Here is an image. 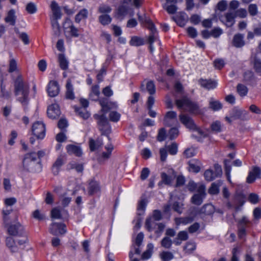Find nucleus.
<instances>
[{
  "mask_svg": "<svg viewBox=\"0 0 261 261\" xmlns=\"http://www.w3.org/2000/svg\"><path fill=\"white\" fill-rule=\"evenodd\" d=\"M189 170L198 173L200 170L201 162L198 160H192L189 162Z\"/></svg>",
  "mask_w": 261,
  "mask_h": 261,
  "instance_id": "c85d7f7f",
  "label": "nucleus"
},
{
  "mask_svg": "<svg viewBox=\"0 0 261 261\" xmlns=\"http://www.w3.org/2000/svg\"><path fill=\"white\" fill-rule=\"evenodd\" d=\"M50 8L53 12V16L55 20L60 19L61 12L60 7L55 1L51 2Z\"/></svg>",
  "mask_w": 261,
  "mask_h": 261,
  "instance_id": "a878e982",
  "label": "nucleus"
},
{
  "mask_svg": "<svg viewBox=\"0 0 261 261\" xmlns=\"http://www.w3.org/2000/svg\"><path fill=\"white\" fill-rule=\"evenodd\" d=\"M7 230L10 236L13 237H23L25 233L24 227L19 222L8 225Z\"/></svg>",
  "mask_w": 261,
  "mask_h": 261,
  "instance_id": "423d86ee",
  "label": "nucleus"
},
{
  "mask_svg": "<svg viewBox=\"0 0 261 261\" xmlns=\"http://www.w3.org/2000/svg\"><path fill=\"white\" fill-rule=\"evenodd\" d=\"M60 91L58 83L56 81H51L49 82L47 86V92L50 97L57 96Z\"/></svg>",
  "mask_w": 261,
  "mask_h": 261,
  "instance_id": "4468645a",
  "label": "nucleus"
},
{
  "mask_svg": "<svg viewBox=\"0 0 261 261\" xmlns=\"http://www.w3.org/2000/svg\"><path fill=\"white\" fill-rule=\"evenodd\" d=\"M51 218L57 219H62L61 211L58 208H54L51 211Z\"/></svg>",
  "mask_w": 261,
  "mask_h": 261,
  "instance_id": "69168bd1",
  "label": "nucleus"
},
{
  "mask_svg": "<svg viewBox=\"0 0 261 261\" xmlns=\"http://www.w3.org/2000/svg\"><path fill=\"white\" fill-rule=\"evenodd\" d=\"M196 244L194 242H188L185 246V250L187 252L191 253L196 249Z\"/></svg>",
  "mask_w": 261,
  "mask_h": 261,
  "instance_id": "e2e57ef3",
  "label": "nucleus"
},
{
  "mask_svg": "<svg viewBox=\"0 0 261 261\" xmlns=\"http://www.w3.org/2000/svg\"><path fill=\"white\" fill-rule=\"evenodd\" d=\"M98 19L100 23L103 25L109 24L112 21V18L108 14H103L99 16Z\"/></svg>",
  "mask_w": 261,
  "mask_h": 261,
  "instance_id": "a18cd8bd",
  "label": "nucleus"
},
{
  "mask_svg": "<svg viewBox=\"0 0 261 261\" xmlns=\"http://www.w3.org/2000/svg\"><path fill=\"white\" fill-rule=\"evenodd\" d=\"M153 245L152 243H149L147 246V249L144 251L141 256L142 259H148L151 257L153 249Z\"/></svg>",
  "mask_w": 261,
  "mask_h": 261,
  "instance_id": "473e14b6",
  "label": "nucleus"
},
{
  "mask_svg": "<svg viewBox=\"0 0 261 261\" xmlns=\"http://www.w3.org/2000/svg\"><path fill=\"white\" fill-rule=\"evenodd\" d=\"M64 161L63 157L60 156L57 158L52 166L53 173L56 175L58 174L61 167L64 164Z\"/></svg>",
  "mask_w": 261,
  "mask_h": 261,
  "instance_id": "b1692460",
  "label": "nucleus"
},
{
  "mask_svg": "<svg viewBox=\"0 0 261 261\" xmlns=\"http://www.w3.org/2000/svg\"><path fill=\"white\" fill-rule=\"evenodd\" d=\"M179 119L181 123L188 129L197 131L199 135L203 137H207V134L196 125L192 118L188 115L181 113L179 115Z\"/></svg>",
  "mask_w": 261,
  "mask_h": 261,
  "instance_id": "20e7f679",
  "label": "nucleus"
},
{
  "mask_svg": "<svg viewBox=\"0 0 261 261\" xmlns=\"http://www.w3.org/2000/svg\"><path fill=\"white\" fill-rule=\"evenodd\" d=\"M214 171L211 169H207L204 172V176L206 180L208 181H212L222 175V171L221 166L218 164H215L214 165Z\"/></svg>",
  "mask_w": 261,
  "mask_h": 261,
  "instance_id": "0eeeda50",
  "label": "nucleus"
},
{
  "mask_svg": "<svg viewBox=\"0 0 261 261\" xmlns=\"http://www.w3.org/2000/svg\"><path fill=\"white\" fill-rule=\"evenodd\" d=\"M224 163L225 174L228 180H229L230 177V173L231 171V166L230 165V161L227 160H225Z\"/></svg>",
  "mask_w": 261,
  "mask_h": 261,
  "instance_id": "bf43d9fd",
  "label": "nucleus"
},
{
  "mask_svg": "<svg viewBox=\"0 0 261 261\" xmlns=\"http://www.w3.org/2000/svg\"><path fill=\"white\" fill-rule=\"evenodd\" d=\"M105 148L107 150V152H103L102 153V157L105 159H108L111 154L112 151L113 149V146L111 144H110L106 146Z\"/></svg>",
  "mask_w": 261,
  "mask_h": 261,
  "instance_id": "603ef678",
  "label": "nucleus"
},
{
  "mask_svg": "<svg viewBox=\"0 0 261 261\" xmlns=\"http://www.w3.org/2000/svg\"><path fill=\"white\" fill-rule=\"evenodd\" d=\"M66 225L62 223H53L50 224L49 231L54 236L63 235L66 232Z\"/></svg>",
  "mask_w": 261,
  "mask_h": 261,
  "instance_id": "1a4fd4ad",
  "label": "nucleus"
},
{
  "mask_svg": "<svg viewBox=\"0 0 261 261\" xmlns=\"http://www.w3.org/2000/svg\"><path fill=\"white\" fill-rule=\"evenodd\" d=\"M222 184L223 181L221 180L213 182L208 190V193L211 195L218 194L219 192V187L222 186Z\"/></svg>",
  "mask_w": 261,
  "mask_h": 261,
  "instance_id": "393cba45",
  "label": "nucleus"
},
{
  "mask_svg": "<svg viewBox=\"0 0 261 261\" xmlns=\"http://www.w3.org/2000/svg\"><path fill=\"white\" fill-rule=\"evenodd\" d=\"M152 218L148 217L145 222V227L149 232L153 231L156 228L159 223H156Z\"/></svg>",
  "mask_w": 261,
  "mask_h": 261,
  "instance_id": "bb28decb",
  "label": "nucleus"
},
{
  "mask_svg": "<svg viewBox=\"0 0 261 261\" xmlns=\"http://www.w3.org/2000/svg\"><path fill=\"white\" fill-rule=\"evenodd\" d=\"M100 94L99 86L94 85L91 88V92L89 95L90 98L93 100H97Z\"/></svg>",
  "mask_w": 261,
  "mask_h": 261,
  "instance_id": "c9c22d12",
  "label": "nucleus"
},
{
  "mask_svg": "<svg viewBox=\"0 0 261 261\" xmlns=\"http://www.w3.org/2000/svg\"><path fill=\"white\" fill-rule=\"evenodd\" d=\"M128 7L126 6L121 5L117 10L116 14L118 17L121 18V19L127 14Z\"/></svg>",
  "mask_w": 261,
  "mask_h": 261,
  "instance_id": "ea45409f",
  "label": "nucleus"
},
{
  "mask_svg": "<svg viewBox=\"0 0 261 261\" xmlns=\"http://www.w3.org/2000/svg\"><path fill=\"white\" fill-rule=\"evenodd\" d=\"M16 20L15 12L14 10L11 9L8 11L7 16L5 18V21L9 23L11 25H14Z\"/></svg>",
  "mask_w": 261,
  "mask_h": 261,
  "instance_id": "c756f323",
  "label": "nucleus"
},
{
  "mask_svg": "<svg viewBox=\"0 0 261 261\" xmlns=\"http://www.w3.org/2000/svg\"><path fill=\"white\" fill-rule=\"evenodd\" d=\"M178 133L179 132L177 128L175 127L171 128L168 133L169 139L170 140H173L176 138L178 136Z\"/></svg>",
  "mask_w": 261,
  "mask_h": 261,
  "instance_id": "338daca9",
  "label": "nucleus"
},
{
  "mask_svg": "<svg viewBox=\"0 0 261 261\" xmlns=\"http://www.w3.org/2000/svg\"><path fill=\"white\" fill-rule=\"evenodd\" d=\"M66 169L67 170L75 169L77 172H82L83 170V167L82 165L77 164L75 162L72 161L67 165Z\"/></svg>",
  "mask_w": 261,
  "mask_h": 261,
  "instance_id": "72a5a7b5",
  "label": "nucleus"
},
{
  "mask_svg": "<svg viewBox=\"0 0 261 261\" xmlns=\"http://www.w3.org/2000/svg\"><path fill=\"white\" fill-rule=\"evenodd\" d=\"M201 211L206 215H211L214 212V206L211 204H205L202 207Z\"/></svg>",
  "mask_w": 261,
  "mask_h": 261,
  "instance_id": "8fccbe9b",
  "label": "nucleus"
},
{
  "mask_svg": "<svg viewBox=\"0 0 261 261\" xmlns=\"http://www.w3.org/2000/svg\"><path fill=\"white\" fill-rule=\"evenodd\" d=\"M172 18L176 22L180 27H184L187 21V17L186 14L184 12H180L175 16H173Z\"/></svg>",
  "mask_w": 261,
  "mask_h": 261,
  "instance_id": "aec40b11",
  "label": "nucleus"
},
{
  "mask_svg": "<svg viewBox=\"0 0 261 261\" xmlns=\"http://www.w3.org/2000/svg\"><path fill=\"white\" fill-rule=\"evenodd\" d=\"M145 21L147 24V28L150 31V34L148 37V42L149 44H152L156 39V30L154 24L150 19H147Z\"/></svg>",
  "mask_w": 261,
  "mask_h": 261,
  "instance_id": "ddd939ff",
  "label": "nucleus"
},
{
  "mask_svg": "<svg viewBox=\"0 0 261 261\" xmlns=\"http://www.w3.org/2000/svg\"><path fill=\"white\" fill-rule=\"evenodd\" d=\"M177 123V114L174 111H168L166 113L164 119V124L165 126H171Z\"/></svg>",
  "mask_w": 261,
  "mask_h": 261,
  "instance_id": "9b49d317",
  "label": "nucleus"
},
{
  "mask_svg": "<svg viewBox=\"0 0 261 261\" xmlns=\"http://www.w3.org/2000/svg\"><path fill=\"white\" fill-rule=\"evenodd\" d=\"M129 44L132 46H140L144 44V40L139 37L133 36L129 41Z\"/></svg>",
  "mask_w": 261,
  "mask_h": 261,
  "instance_id": "37998d69",
  "label": "nucleus"
},
{
  "mask_svg": "<svg viewBox=\"0 0 261 261\" xmlns=\"http://www.w3.org/2000/svg\"><path fill=\"white\" fill-rule=\"evenodd\" d=\"M140 90L142 92H148L151 95L155 92V86L153 81H149L146 82L145 85L142 83L140 86Z\"/></svg>",
  "mask_w": 261,
  "mask_h": 261,
  "instance_id": "f3484780",
  "label": "nucleus"
},
{
  "mask_svg": "<svg viewBox=\"0 0 261 261\" xmlns=\"http://www.w3.org/2000/svg\"><path fill=\"white\" fill-rule=\"evenodd\" d=\"M167 148L171 155H175L177 152V144L176 143H172L170 145L167 147Z\"/></svg>",
  "mask_w": 261,
  "mask_h": 261,
  "instance_id": "0e129e2a",
  "label": "nucleus"
},
{
  "mask_svg": "<svg viewBox=\"0 0 261 261\" xmlns=\"http://www.w3.org/2000/svg\"><path fill=\"white\" fill-rule=\"evenodd\" d=\"M60 110L58 104H52L48 107L47 114L50 118L56 119L60 115Z\"/></svg>",
  "mask_w": 261,
  "mask_h": 261,
  "instance_id": "2eb2a0df",
  "label": "nucleus"
},
{
  "mask_svg": "<svg viewBox=\"0 0 261 261\" xmlns=\"http://www.w3.org/2000/svg\"><path fill=\"white\" fill-rule=\"evenodd\" d=\"M6 244L12 252L18 251V247L16 245L15 240L12 237H7L6 238Z\"/></svg>",
  "mask_w": 261,
  "mask_h": 261,
  "instance_id": "7c9ffc66",
  "label": "nucleus"
},
{
  "mask_svg": "<svg viewBox=\"0 0 261 261\" xmlns=\"http://www.w3.org/2000/svg\"><path fill=\"white\" fill-rule=\"evenodd\" d=\"M237 91L241 97H244L248 93V88L245 85L239 84L237 86Z\"/></svg>",
  "mask_w": 261,
  "mask_h": 261,
  "instance_id": "c03bdc74",
  "label": "nucleus"
},
{
  "mask_svg": "<svg viewBox=\"0 0 261 261\" xmlns=\"http://www.w3.org/2000/svg\"><path fill=\"white\" fill-rule=\"evenodd\" d=\"M210 108L214 111H218L222 108V104L219 101L214 100L211 99L210 101Z\"/></svg>",
  "mask_w": 261,
  "mask_h": 261,
  "instance_id": "49530a36",
  "label": "nucleus"
},
{
  "mask_svg": "<svg viewBox=\"0 0 261 261\" xmlns=\"http://www.w3.org/2000/svg\"><path fill=\"white\" fill-rule=\"evenodd\" d=\"M244 36L241 34H237L233 37L232 40V44L236 47H241L245 44V42L243 40Z\"/></svg>",
  "mask_w": 261,
  "mask_h": 261,
  "instance_id": "cd10ccee",
  "label": "nucleus"
},
{
  "mask_svg": "<svg viewBox=\"0 0 261 261\" xmlns=\"http://www.w3.org/2000/svg\"><path fill=\"white\" fill-rule=\"evenodd\" d=\"M260 169L257 167H253L252 170L249 173L247 178V182L249 184L253 182L256 178L259 177Z\"/></svg>",
  "mask_w": 261,
  "mask_h": 261,
  "instance_id": "6ab92c4d",
  "label": "nucleus"
},
{
  "mask_svg": "<svg viewBox=\"0 0 261 261\" xmlns=\"http://www.w3.org/2000/svg\"><path fill=\"white\" fill-rule=\"evenodd\" d=\"M88 12L86 9H83L75 16V21L79 23L81 20L86 19L88 17Z\"/></svg>",
  "mask_w": 261,
  "mask_h": 261,
  "instance_id": "58836bf2",
  "label": "nucleus"
},
{
  "mask_svg": "<svg viewBox=\"0 0 261 261\" xmlns=\"http://www.w3.org/2000/svg\"><path fill=\"white\" fill-rule=\"evenodd\" d=\"M161 244L163 247L166 249H169L172 246V241L169 237H165L162 240Z\"/></svg>",
  "mask_w": 261,
  "mask_h": 261,
  "instance_id": "de8ad7c7",
  "label": "nucleus"
},
{
  "mask_svg": "<svg viewBox=\"0 0 261 261\" xmlns=\"http://www.w3.org/2000/svg\"><path fill=\"white\" fill-rule=\"evenodd\" d=\"M223 33V30L219 27L214 28L211 31V36L215 38H219Z\"/></svg>",
  "mask_w": 261,
  "mask_h": 261,
  "instance_id": "3c124183",
  "label": "nucleus"
},
{
  "mask_svg": "<svg viewBox=\"0 0 261 261\" xmlns=\"http://www.w3.org/2000/svg\"><path fill=\"white\" fill-rule=\"evenodd\" d=\"M99 191V184L95 181H92L89 183L88 193L89 195H93Z\"/></svg>",
  "mask_w": 261,
  "mask_h": 261,
  "instance_id": "e433bc0d",
  "label": "nucleus"
},
{
  "mask_svg": "<svg viewBox=\"0 0 261 261\" xmlns=\"http://www.w3.org/2000/svg\"><path fill=\"white\" fill-rule=\"evenodd\" d=\"M94 117L97 120L98 129L102 135L109 134L111 132V126L105 114H95Z\"/></svg>",
  "mask_w": 261,
  "mask_h": 261,
  "instance_id": "39448f33",
  "label": "nucleus"
},
{
  "mask_svg": "<svg viewBox=\"0 0 261 261\" xmlns=\"http://www.w3.org/2000/svg\"><path fill=\"white\" fill-rule=\"evenodd\" d=\"M205 187L204 185H200L198 189L197 193L194 194L191 198L192 202L197 205L202 204L203 199L205 196Z\"/></svg>",
  "mask_w": 261,
  "mask_h": 261,
  "instance_id": "9d476101",
  "label": "nucleus"
},
{
  "mask_svg": "<svg viewBox=\"0 0 261 261\" xmlns=\"http://www.w3.org/2000/svg\"><path fill=\"white\" fill-rule=\"evenodd\" d=\"M166 137V131L164 128H162L159 130L157 139L159 141H163Z\"/></svg>",
  "mask_w": 261,
  "mask_h": 261,
  "instance_id": "774afa93",
  "label": "nucleus"
},
{
  "mask_svg": "<svg viewBox=\"0 0 261 261\" xmlns=\"http://www.w3.org/2000/svg\"><path fill=\"white\" fill-rule=\"evenodd\" d=\"M17 65L16 60L12 59L9 61L8 72L10 73L13 72L17 70Z\"/></svg>",
  "mask_w": 261,
  "mask_h": 261,
  "instance_id": "4d7b16f0",
  "label": "nucleus"
},
{
  "mask_svg": "<svg viewBox=\"0 0 261 261\" xmlns=\"http://www.w3.org/2000/svg\"><path fill=\"white\" fill-rule=\"evenodd\" d=\"M194 221V218L192 216L186 217L176 218L175 222L176 225H179L181 224L186 225L192 223Z\"/></svg>",
  "mask_w": 261,
  "mask_h": 261,
  "instance_id": "2f4dec72",
  "label": "nucleus"
},
{
  "mask_svg": "<svg viewBox=\"0 0 261 261\" xmlns=\"http://www.w3.org/2000/svg\"><path fill=\"white\" fill-rule=\"evenodd\" d=\"M1 91L2 95L3 97L8 99L10 97L11 93L10 91H8L6 90L5 85H3V81H1Z\"/></svg>",
  "mask_w": 261,
  "mask_h": 261,
  "instance_id": "864d4df0",
  "label": "nucleus"
},
{
  "mask_svg": "<svg viewBox=\"0 0 261 261\" xmlns=\"http://www.w3.org/2000/svg\"><path fill=\"white\" fill-rule=\"evenodd\" d=\"M165 227V225L164 224L162 223H159L158 225L156 227L154 231L155 234L156 235L157 237H160L162 232H163L164 228Z\"/></svg>",
  "mask_w": 261,
  "mask_h": 261,
  "instance_id": "052dcab7",
  "label": "nucleus"
},
{
  "mask_svg": "<svg viewBox=\"0 0 261 261\" xmlns=\"http://www.w3.org/2000/svg\"><path fill=\"white\" fill-rule=\"evenodd\" d=\"M36 6L33 3H28L26 6V11L30 14H34L37 11Z\"/></svg>",
  "mask_w": 261,
  "mask_h": 261,
  "instance_id": "680f3d73",
  "label": "nucleus"
},
{
  "mask_svg": "<svg viewBox=\"0 0 261 261\" xmlns=\"http://www.w3.org/2000/svg\"><path fill=\"white\" fill-rule=\"evenodd\" d=\"M99 104L101 107V111L105 113L112 109L117 108V104L116 102L109 101L107 98H102L99 100Z\"/></svg>",
  "mask_w": 261,
  "mask_h": 261,
  "instance_id": "f8f14e48",
  "label": "nucleus"
},
{
  "mask_svg": "<svg viewBox=\"0 0 261 261\" xmlns=\"http://www.w3.org/2000/svg\"><path fill=\"white\" fill-rule=\"evenodd\" d=\"M102 145V141L101 139L94 140L92 139L89 140V147L91 151H94L101 147Z\"/></svg>",
  "mask_w": 261,
  "mask_h": 261,
  "instance_id": "f704fd0d",
  "label": "nucleus"
},
{
  "mask_svg": "<svg viewBox=\"0 0 261 261\" xmlns=\"http://www.w3.org/2000/svg\"><path fill=\"white\" fill-rule=\"evenodd\" d=\"M175 104L179 110L188 111L195 114H199L201 113L198 104L192 101L187 96H184L180 99H176Z\"/></svg>",
  "mask_w": 261,
  "mask_h": 261,
  "instance_id": "7ed1b4c3",
  "label": "nucleus"
},
{
  "mask_svg": "<svg viewBox=\"0 0 261 261\" xmlns=\"http://www.w3.org/2000/svg\"><path fill=\"white\" fill-rule=\"evenodd\" d=\"M32 131L33 134L38 139H43L45 134L44 124L40 121L35 122L32 126Z\"/></svg>",
  "mask_w": 261,
  "mask_h": 261,
  "instance_id": "6e6552de",
  "label": "nucleus"
},
{
  "mask_svg": "<svg viewBox=\"0 0 261 261\" xmlns=\"http://www.w3.org/2000/svg\"><path fill=\"white\" fill-rule=\"evenodd\" d=\"M98 11L100 13L107 14L111 12L112 8L108 5L102 4L99 7Z\"/></svg>",
  "mask_w": 261,
  "mask_h": 261,
  "instance_id": "5fc2aeb1",
  "label": "nucleus"
},
{
  "mask_svg": "<svg viewBox=\"0 0 261 261\" xmlns=\"http://www.w3.org/2000/svg\"><path fill=\"white\" fill-rule=\"evenodd\" d=\"M58 61L59 63L60 67L62 70H66L68 68V62L63 54H60L59 55Z\"/></svg>",
  "mask_w": 261,
  "mask_h": 261,
  "instance_id": "4c0bfd02",
  "label": "nucleus"
},
{
  "mask_svg": "<svg viewBox=\"0 0 261 261\" xmlns=\"http://www.w3.org/2000/svg\"><path fill=\"white\" fill-rule=\"evenodd\" d=\"M23 167L25 171L30 172L41 171L40 161L37 158L36 152H32L25 155L23 160Z\"/></svg>",
  "mask_w": 261,
  "mask_h": 261,
  "instance_id": "f03ea898",
  "label": "nucleus"
},
{
  "mask_svg": "<svg viewBox=\"0 0 261 261\" xmlns=\"http://www.w3.org/2000/svg\"><path fill=\"white\" fill-rule=\"evenodd\" d=\"M235 15L233 13L228 12L222 18L221 21L227 27H231L234 23Z\"/></svg>",
  "mask_w": 261,
  "mask_h": 261,
  "instance_id": "412c9836",
  "label": "nucleus"
},
{
  "mask_svg": "<svg viewBox=\"0 0 261 261\" xmlns=\"http://www.w3.org/2000/svg\"><path fill=\"white\" fill-rule=\"evenodd\" d=\"M198 83L201 87L210 90L215 88L217 86V83L211 79L206 80L200 79L198 80Z\"/></svg>",
  "mask_w": 261,
  "mask_h": 261,
  "instance_id": "dca6fc26",
  "label": "nucleus"
},
{
  "mask_svg": "<svg viewBox=\"0 0 261 261\" xmlns=\"http://www.w3.org/2000/svg\"><path fill=\"white\" fill-rule=\"evenodd\" d=\"M261 50V43L259 45ZM253 66L255 71L261 73V51L257 53L253 58Z\"/></svg>",
  "mask_w": 261,
  "mask_h": 261,
  "instance_id": "4be33fe9",
  "label": "nucleus"
},
{
  "mask_svg": "<svg viewBox=\"0 0 261 261\" xmlns=\"http://www.w3.org/2000/svg\"><path fill=\"white\" fill-rule=\"evenodd\" d=\"M66 89V98L67 99L73 100L75 98L74 93L73 92V86L72 84L71 80L70 78L67 80Z\"/></svg>",
  "mask_w": 261,
  "mask_h": 261,
  "instance_id": "a211bd4d",
  "label": "nucleus"
},
{
  "mask_svg": "<svg viewBox=\"0 0 261 261\" xmlns=\"http://www.w3.org/2000/svg\"><path fill=\"white\" fill-rule=\"evenodd\" d=\"M66 150L69 154H74L77 156H81L82 154L81 148L76 145L69 144L67 145Z\"/></svg>",
  "mask_w": 261,
  "mask_h": 261,
  "instance_id": "5701e85b",
  "label": "nucleus"
},
{
  "mask_svg": "<svg viewBox=\"0 0 261 261\" xmlns=\"http://www.w3.org/2000/svg\"><path fill=\"white\" fill-rule=\"evenodd\" d=\"M224 163L225 174L228 180H229L230 177V173L231 171V166L230 165V161L227 160H225Z\"/></svg>",
  "mask_w": 261,
  "mask_h": 261,
  "instance_id": "13d9d810",
  "label": "nucleus"
},
{
  "mask_svg": "<svg viewBox=\"0 0 261 261\" xmlns=\"http://www.w3.org/2000/svg\"><path fill=\"white\" fill-rule=\"evenodd\" d=\"M120 114L116 111H112L109 114V118L111 121L116 122L120 118Z\"/></svg>",
  "mask_w": 261,
  "mask_h": 261,
  "instance_id": "6e6d98bb",
  "label": "nucleus"
},
{
  "mask_svg": "<svg viewBox=\"0 0 261 261\" xmlns=\"http://www.w3.org/2000/svg\"><path fill=\"white\" fill-rule=\"evenodd\" d=\"M161 181L159 183V186H160L162 184H164L167 185H170L172 180V177L168 175L165 173H162L161 174Z\"/></svg>",
  "mask_w": 261,
  "mask_h": 261,
  "instance_id": "79ce46f5",
  "label": "nucleus"
},
{
  "mask_svg": "<svg viewBox=\"0 0 261 261\" xmlns=\"http://www.w3.org/2000/svg\"><path fill=\"white\" fill-rule=\"evenodd\" d=\"M160 257L163 261H170L174 258V255L171 252L163 251L160 254Z\"/></svg>",
  "mask_w": 261,
  "mask_h": 261,
  "instance_id": "09e8293b",
  "label": "nucleus"
},
{
  "mask_svg": "<svg viewBox=\"0 0 261 261\" xmlns=\"http://www.w3.org/2000/svg\"><path fill=\"white\" fill-rule=\"evenodd\" d=\"M14 93L16 99L23 106H27L29 101L30 87L24 81L21 75L19 74L14 81Z\"/></svg>",
  "mask_w": 261,
  "mask_h": 261,
  "instance_id": "f257e3e1",
  "label": "nucleus"
},
{
  "mask_svg": "<svg viewBox=\"0 0 261 261\" xmlns=\"http://www.w3.org/2000/svg\"><path fill=\"white\" fill-rule=\"evenodd\" d=\"M74 109L75 112L77 114V115L84 119H87L90 117V114L85 109L83 110L82 108H79L76 106H74Z\"/></svg>",
  "mask_w": 261,
  "mask_h": 261,
  "instance_id": "a19ab883",
  "label": "nucleus"
}]
</instances>
